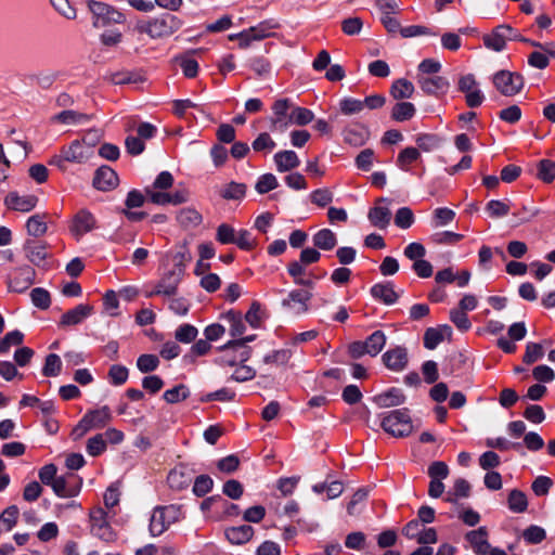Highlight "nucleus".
Here are the masks:
<instances>
[{
    "mask_svg": "<svg viewBox=\"0 0 555 555\" xmlns=\"http://www.w3.org/2000/svg\"><path fill=\"white\" fill-rule=\"evenodd\" d=\"M515 38L516 36L511 26L500 25L491 34L483 36V43L488 49L500 52L505 48L507 40Z\"/></svg>",
    "mask_w": 555,
    "mask_h": 555,
    "instance_id": "2eb2a0df",
    "label": "nucleus"
},
{
    "mask_svg": "<svg viewBox=\"0 0 555 555\" xmlns=\"http://www.w3.org/2000/svg\"><path fill=\"white\" fill-rule=\"evenodd\" d=\"M415 114V107L410 102L397 103L391 112V117L397 121H404L411 119Z\"/></svg>",
    "mask_w": 555,
    "mask_h": 555,
    "instance_id": "a19ab883",
    "label": "nucleus"
},
{
    "mask_svg": "<svg viewBox=\"0 0 555 555\" xmlns=\"http://www.w3.org/2000/svg\"><path fill=\"white\" fill-rule=\"evenodd\" d=\"M465 538L476 554L487 555L489 553L491 546L488 542V532L485 527L467 532Z\"/></svg>",
    "mask_w": 555,
    "mask_h": 555,
    "instance_id": "aec40b11",
    "label": "nucleus"
},
{
    "mask_svg": "<svg viewBox=\"0 0 555 555\" xmlns=\"http://www.w3.org/2000/svg\"><path fill=\"white\" fill-rule=\"evenodd\" d=\"M372 296L385 305H392L399 298V292L389 282L377 283L371 288Z\"/></svg>",
    "mask_w": 555,
    "mask_h": 555,
    "instance_id": "393cba45",
    "label": "nucleus"
},
{
    "mask_svg": "<svg viewBox=\"0 0 555 555\" xmlns=\"http://www.w3.org/2000/svg\"><path fill=\"white\" fill-rule=\"evenodd\" d=\"M190 396L189 388L180 384L164 392L163 398L167 403L173 404L185 400Z\"/></svg>",
    "mask_w": 555,
    "mask_h": 555,
    "instance_id": "37998d69",
    "label": "nucleus"
},
{
    "mask_svg": "<svg viewBox=\"0 0 555 555\" xmlns=\"http://www.w3.org/2000/svg\"><path fill=\"white\" fill-rule=\"evenodd\" d=\"M544 356V349L541 344L537 343H528L526 346V352L524 354L522 361L527 364H532Z\"/></svg>",
    "mask_w": 555,
    "mask_h": 555,
    "instance_id": "6e6d98bb",
    "label": "nucleus"
},
{
    "mask_svg": "<svg viewBox=\"0 0 555 555\" xmlns=\"http://www.w3.org/2000/svg\"><path fill=\"white\" fill-rule=\"evenodd\" d=\"M33 304L39 309H48L51 305V297L47 289L37 287L30 292Z\"/></svg>",
    "mask_w": 555,
    "mask_h": 555,
    "instance_id": "864d4df0",
    "label": "nucleus"
},
{
    "mask_svg": "<svg viewBox=\"0 0 555 555\" xmlns=\"http://www.w3.org/2000/svg\"><path fill=\"white\" fill-rule=\"evenodd\" d=\"M24 334L17 330L9 332L0 339V353L7 352L11 346H18L23 343Z\"/></svg>",
    "mask_w": 555,
    "mask_h": 555,
    "instance_id": "4d7b16f0",
    "label": "nucleus"
},
{
    "mask_svg": "<svg viewBox=\"0 0 555 555\" xmlns=\"http://www.w3.org/2000/svg\"><path fill=\"white\" fill-rule=\"evenodd\" d=\"M278 24L271 21H264L256 26L249 27L251 36L255 40H262L273 35V29L278 28Z\"/></svg>",
    "mask_w": 555,
    "mask_h": 555,
    "instance_id": "79ce46f5",
    "label": "nucleus"
},
{
    "mask_svg": "<svg viewBox=\"0 0 555 555\" xmlns=\"http://www.w3.org/2000/svg\"><path fill=\"white\" fill-rule=\"evenodd\" d=\"M197 336V328L191 324H182L176 330L175 337L178 341L189 344Z\"/></svg>",
    "mask_w": 555,
    "mask_h": 555,
    "instance_id": "680f3d73",
    "label": "nucleus"
},
{
    "mask_svg": "<svg viewBox=\"0 0 555 555\" xmlns=\"http://www.w3.org/2000/svg\"><path fill=\"white\" fill-rule=\"evenodd\" d=\"M245 193L246 185L244 183L231 182L221 191V196L225 199H241Z\"/></svg>",
    "mask_w": 555,
    "mask_h": 555,
    "instance_id": "8fccbe9b",
    "label": "nucleus"
},
{
    "mask_svg": "<svg viewBox=\"0 0 555 555\" xmlns=\"http://www.w3.org/2000/svg\"><path fill=\"white\" fill-rule=\"evenodd\" d=\"M457 87L461 92L465 93L466 104L469 107H477L481 105L485 96L479 90L478 82L473 74L461 76Z\"/></svg>",
    "mask_w": 555,
    "mask_h": 555,
    "instance_id": "f8f14e48",
    "label": "nucleus"
},
{
    "mask_svg": "<svg viewBox=\"0 0 555 555\" xmlns=\"http://www.w3.org/2000/svg\"><path fill=\"white\" fill-rule=\"evenodd\" d=\"M367 218L374 227L385 229L390 222L391 212L387 207L375 206L369 211Z\"/></svg>",
    "mask_w": 555,
    "mask_h": 555,
    "instance_id": "473e14b6",
    "label": "nucleus"
},
{
    "mask_svg": "<svg viewBox=\"0 0 555 555\" xmlns=\"http://www.w3.org/2000/svg\"><path fill=\"white\" fill-rule=\"evenodd\" d=\"M236 231L228 223H222L217 228L216 238L221 244H233Z\"/></svg>",
    "mask_w": 555,
    "mask_h": 555,
    "instance_id": "69168bd1",
    "label": "nucleus"
},
{
    "mask_svg": "<svg viewBox=\"0 0 555 555\" xmlns=\"http://www.w3.org/2000/svg\"><path fill=\"white\" fill-rule=\"evenodd\" d=\"M4 204L9 209L29 212L37 206L38 197L31 194L20 195L16 192H10L4 198Z\"/></svg>",
    "mask_w": 555,
    "mask_h": 555,
    "instance_id": "dca6fc26",
    "label": "nucleus"
},
{
    "mask_svg": "<svg viewBox=\"0 0 555 555\" xmlns=\"http://www.w3.org/2000/svg\"><path fill=\"white\" fill-rule=\"evenodd\" d=\"M450 320L454 323V325L463 332H466L470 328L472 323L466 314V312L454 308L450 311Z\"/></svg>",
    "mask_w": 555,
    "mask_h": 555,
    "instance_id": "338daca9",
    "label": "nucleus"
},
{
    "mask_svg": "<svg viewBox=\"0 0 555 555\" xmlns=\"http://www.w3.org/2000/svg\"><path fill=\"white\" fill-rule=\"evenodd\" d=\"M167 481L170 488L182 490L191 485L192 477L184 466H178L170 470Z\"/></svg>",
    "mask_w": 555,
    "mask_h": 555,
    "instance_id": "bb28decb",
    "label": "nucleus"
},
{
    "mask_svg": "<svg viewBox=\"0 0 555 555\" xmlns=\"http://www.w3.org/2000/svg\"><path fill=\"white\" fill-rule=\"evenodd\" d=\"M275 142L269 133H260L253 142V150L256 152H271L275 147Z\"/></svg>",
    "mask_w": 555,
    "mask_h": 555,
    "instance_id": "e2e57ef3",
    "label": "nucleus"
},
{
    "mask_svg": "<svg viewBox=\"0 0 555 555\" xmlns=\"http://www.w3.org/2000/svg\"><path fill=\"white\" fill-rule=\"evenodd\" d=\"M380 426L386 433L397 438L406 437L413 431L412 420L406 409L384 414Z\"/></svg>",
    "mask_w": 555,
    "mask_h": 555,
    "instance_id": "f257e3e1",
    "label": "nucleus"
},
{
    "mask_svg": "<svg viewBox=\"0 0 555 555\" xmlns=\"http://www.w3.org/2000/svg\"><path fill=\"white\" fill-rule=\"evenodd\" d=\"M255 336H248L243 339H237L228 343L221 348V353L217 362L222 366H236L246 362L250 356L251 350L245 344L251 341Z\"/></svg>",
    "mask_w": 555,
    "mask_h": 555,
    "instance_id": "f03ea898",
    "label": "nucleus"
},
{
    "mask_svg": "<svg viewBox=\"0 0 555 555\" xmlns=\"http://www.w3.org/2000/svg\"><path fill=\"white\" fill-rule=\"evenodd\" d=\"M24 251L28 260L37 266L47 257L46 245L35 240H27L25 242Z\"/></svg>",
    "mask_w": 555,
    "mask_h": 555,
    "instance_id": "c756f323",
    "label": "nucleus"
},
{
    "mask_svg": "<svg viewBox=\"0 0 555 555\" xmlns=\"http://www.w3.org/2000/svg\"><path fill=\"white\" fill-rule=\"evenodd\" d=\"M62 370V361L61 358L55 353H50L46 358V363L42 369V373L44 376H57Z\"/></svg>",
    "mask_w": 555,
    "mask_h": 555,
    "instance_id": "5fc2aeb1",
    "label": "nucleus"
},
{
    "mask_svg": "<svg viewBox=\"0 0 555 555\" xmlns=\"http://www.w3.org/2000/svg\"><path fill=\"white\" fill-rule=\"evenodd\" d=\"M426 254L425 247L421 243H411L404 249V256L413 260V270L420 278H430L433 266L423 259Z\"/></svg>",
    "mask_w": 555,
    "mask_h": 555,
    "instance_id": "9d476101",
    "label": "nucleus"
},
{
    "mask_svg": "<svg viewBox=\"0 0 555 555\" xmlns=\"http://www.w3.org/2000/svg\"><path fill=\"white\" fill-rule=\"evenodd\" d=\"M511 205L507 202L492 199L487 206L486 210L492 218H501L509 212Z\"/></svg>",
    "mask_w": 555,
    "mask_h": 555,
    "instance_id": "603ef678",
    "label": "nucleus"
},
{
    "mask_svg": "<svg viewBox=\"0 0 555 555\" xmlns=\"http://www.w3.org/2000/svg\"><path fill=\"white\" fill-rule=\"evenodd\" d=\"M94 227V217L89 211L81 210L76 215L73 221L72 232L77 238H79L83 234L90 232Z\"/></svg>",
    "mask_w": 555,
    "mask_h": 555,
    "instance_id": "b1692460",
    "label": "nucleus"
},
{
    "mask_svg": "<svg viewBox=\"0 0 555 555\" xmlns=\"http://www.w3.org/2000/svg\"><path fill=\"white\" fill-rule=\"evenodd\" d=\"M92 311L93 307L90 305H78L62 315L60 324L63 326L77 325L87 319L92 313Z\"/></svg>",
    "mask_w": 555,
    "mask_h": 555,
    "instance_id": "412c9836",
    "label": "nucleus"
},
{
    "mask_svg": "<svg viewBox=\"0 0 555 555\" xmlns=\"http://www.w3.org/2000/svg\"><path fill=\"white\" fill-rule=\"evenodd\" d=\"M313 244L323 250H331L337 244L336 234L330 229H322L313 235Z\"/></svg>",
    "mask_w": 555,
    "mask_h": 555,
    "instance_id": "2f4dec72",
    "label": "nucleus"
},
{
    "mask_svg": "<svg viewBox=\"0 0 555 555\" xmlns=\"http://www.w3.org/2000/svg\"><path fill=\"white\" fill-rule=\"evenodd\" d=\"M181 26L182 22L179 17L171 14H164L145 24L139 25L138 28L141 33H145L151 38L157 39L171 36L179 30Z\"/></svg>",
    "mask_w": 555,
    "mask_h": 555,
    "instance_id": "7ed1b4c3",
    "label": "nucleus"
},
{
    "mask_svg": "<svg viewBox=\"0 0 555 555\" xmlns=\"http://www.w3.org/2000/svg\"><path fill=\"white\" fill-rule=\"evenodd\" d=\"M417 82L421 89L430 95L444 94L450 86L448 79L441 76L417 75Z\"/></svg>",
    "mask_w": 555,
    "mask_h": 555,
    "instance_id": "f3484780",
    "label": "nucleus"
},
{
    "mask_svg": "<svg viewBox=\"0 0 555 555\" xmlns=\"http://www.w3.org/2000/svg\"><path fill=\"white\" fill-rule=\"evenodd\" d=\"M177 221L185 229H193L202 223L203 217L196 209L186 207L178 211Z\"/></svg>",
    "mask_w": 555,
    "mask_h": 555,
    "instance_id": "7c9ffc66",
    "label": "nucleus"
},
{
    "mask_svg": "<svg viewBox=\"0 0 555 555\" xmlns=\"http://www.w3.org/2000/svg\"><path fill=\"white\" fill-rule=\"evenodd\" d=\"M26 230L30 236L40 237L46 234L48 225L46 215L36 214L26 221Z\"/></svg>",
    "mask_w": 555,
    "mask_h": 555,
    "instance_id": "72a5a7b5",
    "label": "nucleus"
},
{
    "mask_svg": "<svg viewBox=\"0 0 555 555\" xmlns=\"http://www.w3.org/2000/svg\"><path fill=\"white\" fill-rule=\"evenodd\" d=\"M149 199L156 205H181L189 201L190 193L185 189H180L175 192L157 191V190H145Z\"/></svg>",
    "mask_w": 555,
    "mask_h": 555,
    "instance_id": "4468645a",
    "label": "nucleus"
},
{
    "mask_svg": "<svg viewBox=\"0 0 555 555\" xmlns=\"http://www.w3.org/2000/svg\"><path fill=\"white\" fill-rule=\"evenodd\" d=\"M233 244L243 250H250L256 246V240L248 230H240L236 232Z\"/></svg>",
    "mask_w": 555,
    "mask_h": 555,
    "instance_id": "0e129e2a",
    "label": "nucleus"
},
{
    "mask_svg": "<svg viewBox=\"0 0 555 555\" xmlns=\"http://www.w3.org/2000/svg\"><path fill=\"white\" fill-rule=\"evenodd\" d=\"M291 118L293 120V125L306 126L314 119V114L308 108L295 106L292 103Z\"/></svg>",
    "mask_w": 555,
    "mask_h": 555,
    "instance_id": "ea45409f",
    "label": "nucleus"
},
{
    "mask_svg": "<svg viewBox=\"0 0 555 555\" xmlns=\"http://www.w3.org/2000/svg\"><path fill=\"white\" fill-rule=\"evenodd\" d=\"M310 288V282L305 281L299 288L289 293L288 298L283 300V305L298 314L308 311V301L311 298Z\"/></svg>",
    "mask_w": 555,
    "mask_h": 555,
    "instance_id": "ddd939ff",
    "label": "nucleus"
},
{
    "mask_svg": "<svg viewBox=\"0 0 555 555\" xmlns=\"http://www.w3.org/2000/svg\"><path fill=\"white\" fill-rule=\"evenodd\" d=\"M384 364L392 371H402L408 363L406 350L402 347H396L383 354Z\"/></svg>",
    "mask_w": 555,
    "mask_h": 555,
    "instance_id": "4be33fe9",
    "label": "nucleus"
},
{
    "mask_svg": "<svg viewBox=\"0 0 555 555\" xmlns=\"http://www.w3.org/2000/svg\"><path fill=\"white\" fill-rule=\"evenodd\" d=\"M94 151L86 146L80 140L73 141L69 146L62 150L63 159L70 163H85L91 158Z\"/></svg>",
    "mask_w": 555,
    "mask_h": 555,
    "instance_id": "a211bd4d",
    "label": "nucleus"
},
{
    "mask_svg": "<svg viewBox=\"0 0 555 555\" xmlns=\"http://www.w3.org/2000/svg\"><path fill=\"white\" fill-rule=\"evenodd\" d=\"M470 494V485L464 478H457L454 481L453 489L448 492L447 498L444 499L447 502L456 503L461 498H467Z\"/></svg>",
    "mask_w": 555,
    "mask_h": 555,
    "instance_id": "c9c22d12",
    "label": "nucleus"
},
{
    "mask_svg": "<svg viewBox=\"0 0 555 555\" xmlns=\"http://www.w3.org/2000/svg\"><path fill=\"white\" fill-rule=\"evenodd\" d=\"M181 516V509L177 505L154 508L150 520L151 534L154 537L163 534L169 526L177 522Z\"/></svg>",
    "mask_w": 555,
    "mask_h": 555,
    "instance_id": "39448f33",
    "label": "nucleus"
},
{
    "mask_svg": "<svg viewBox=\"0 0 555 555\" xmlns=\"http://www.w3.org/2000/svg\"><path fill=\"white\" fill-rule=\"evenodd\" d=\"M538 177L545 183L555 179V163L550 159H542L538 166Z\"/></svg>",
    "mask_w": 555,
    "mask_h": 555,
    "instance_id": "3c124183",
    "label": "nucleus"
},
{
    "mask_svg": "<svg viewBox=\"0 0 555 555\" xmlns=\"http://www.w3.org/2000/svg\"><path fill=\"white\" fill-rule=\"evenodd\" d=\"M159 365V360L155 354H142L137 360V367L142 373L155 371Z\"/></svg>",
    "mask_w": 555,
    "mask_h": 555,
    "instance_id": "052dcab7",
    "label": "nucleus"
},
{
    "mask_svg": "<svg viewBox=\"0 0 555 555\" xmlns=\"http://www.w3.org/2000/svg\"><path fill=\"white\" fill-rule=\"evenodd\" d=\"M267 312L261 308L259 302H253L249 310L245 315L246 322H248L253 327L260 326L261 322L267 318Z\"/></svg>",
    "mask_w": 555,
    "mask_h": 555,
    "instance_id": "c03bdc74",
    "label": "nucleus"
},
{
    "mask_svg": "<svg viewBox=\"0 0 555 555\" xmlns=\"http://www.w3.org/2000/svg\"><path fill=\"white\" fill-rule=\"evenodd\" d=\"M507 505L514 513H524L528 507L526 494L518 489H513L508 494Z\"/></svg>",
    "mask_w": 555,
    "mask_h": 555,
    "instance_id": "e433bc0d",
    "label": "nucleus"
},
{
    "mask_svg": "<svg viewBox=\"0 0 555 555\" xmlns=\"http://www.w3.org/2000/svg\"><path fill=\"white\" fill-rule=\"evenodd\" d=\"M128 369L119 364L112 365L108 371V378L111 383L117 386L125 384L128 378Z\"/></svg>",
    "mask_w": 555,
    "mask_h": 555,
    "instance_id": "774afa93",
    "label": "nucleus"
},
{
    "mask_svg": "<svg viewBox=\"0 0 555 555\" xmlns=\"http://www.w3.org/2000/svg\"><path fill=\"white\" fill-rule=\"evenodd\" d=\"M176 61L180 65L182 72H183V75L185 77L194 78L197 75L198 63L194 59H192L188 55H183V56L177 57Z\"/></svg>",
    "mask_w": 555,
    "mask_h": 555,
    "instance_id": "bf43d9fd",
    "label": "nucleus"
},
{
    "mask_svg": "<svg viewBox=\"0 0 555 555\" xmlns=\"http://www.w3.org/2000/svg\"><path fill=\"white\" fill-rule=\"evenodd\" d=\"M87 5L92 14V24L96 28L111 24H121L125 21L122 13L106 3L88 0Z\"/></svg>",
    "mask_w": 555,
    "mask_h": 555,
    "instance_id": "423d86ee",
    "label": "nucleus"
},
{
    "mask_svg": "<svg viewBox=\"0 0 555 555\" xmlns=\"http://www.w3.org/2000/svg\"><path fill=\"white\" fill-rule=\"evenodd\" d=\"M254 535V529L249 525L231 527L225 530V537L232 544L247 543Z\"/></svg>",
    "mask_w": 555,
    "mask_h": 555,
    "instance_id": "c85d7f7f",
    "label": "nucleus"
},
{
    "mask_svg": "<svg viewBox=\"0 0 555 555\" xmlns=\"http://www.w3.org/2000/svg\"><path fill=\"white\" fill-rule=\"evenodd\" d=\"M292 101L279 99L272 105V117L270 118L271 129L276 132L286 131L293 120L291 118Z\"/></svg>",
    "mask_w": 555,
    "mask_h": 555,
    "instance_id": "1a4fd4ad",
    "label": "nucleus"
},
{
    "mask_svg": "<svg viewBox=\"0 0 555 555\" xmlns=\"http://www.w3.org/2000/svg\"><path fill=\"white\" fill-rule=\"evenodd\" d=\"M405 396L403 392L398 388H391L388 391H385L383 393H379L374 397V402L379 408H391V406H398L404 403Z\"/></svg>",
    "mask_w": 555,
    "mask_h": 555,
    "instance_id": "a878e982",
    "label": "nucleus"
},
{
    "mask_svg": "<svg viewBox=\"0 0 555 555\" xmlns=\"http://www.w3.org/2000/svg\"><path fill=\"white\" fill-rule=\"evenodd\" d=\"M493 85L495 89L504 96H514L520 92L524 87V79L517 73L500 70L493 75Z\"/></svg>",
    "mask_w": 555,
    "mask_h": 555,
    "instance_id": "6e6552de",
    "label": "nucleus"
},
{
    "mask_svg": "<svg viewBox=\"0 0 555 555\" xmlns=\"http://www.w3.org/2000/svg\"><path fill=\"white\" fill-rule=\"evenodd\" d=\"M420 158H421V153H420L418 149L409 146V147L403 149L399 153V155L397 157V165L402 170L408 171L410 165L413 164L414 162L418 160Z\"/></svg>",
    "mask_w": 555,
    "mask_h": 555,
    "instance_id": "4c0bfd02",
    "label": "nucleus"
},
{
    "mask_svg": "<svg viewBox=\"0 0 555 555\" xmlns=\"http://www.w3.org/2000/svg\"><path fill=\"white\" fill-rule=\"evenodd\" d=\"M274 163L280 172H285L295 169L300 164L297 154L291 150L278 152L274 155Z\"/></svg>",
    "mask_w": 555,
    "mask_h": 555,
    "instance_id": "cd10ccee",
    "label": "nucleus"
},
{
    "mask_svg": "<svg viewBox=\"0 0 555 555\" xmlns=\"http://www.w3.org/2000/svg\"><path fill=\"white\" fill-rule=\"evenodd\" d=\"M279 185L278 179L272 173H264L258 178L255 189L259 194H266Z\"/></svg>",
    "mask_w": 555,
    "mask_h": 555,
    "instance_id": "49530a36",
    "label": "nucleus"
},
{
    "mask_svg": "<svg viewBox=\"0 0 555 555\" xmlns=\"http://www.w3.org/2000/svg\"><path fill=\"white\" fill-rule=\"evenodd\" d=\"M224 318L230 324V334L232 336L236 337L243 335L245 332V324L238 312L229 311Z\"/></svg>",
    "mask_w": 555,
    "mask_h": 555,
    "instance_id": "de8ad7c7",
    "label": "nucleus"
},
{
    "mask_svg": "<svg viewBox=\"0 0 555 555\" xmlns=\"http://www.w3.org/2000/svg\"><path fill=\"white\" fill-rule=\"evenodd\" d=\"M112 420L108 406L87 412L72 431L74 440L81 439L89 430L103 428Z\"/></svg>",
    "mask_w": 555,
    "mask_h": 555,
    "instance_id": "20e7f679",
    "label": "nucleus"
},
{
    "mask_svg": "<svg viewBox=\"0 0 555 555\" xmlns=\"http://www.w3.org/2000/svg\"><path fill=\"white\" fill-rule=\"evenodd\" d=\"M106 450V442L102 434H98L87 441V452L91 456H98Z\"/></svg>",
    "mask_w": 555,
    "mask_h": 555,
    "instance_id": "13d9d810",
    "label": "nucleus"
},
{
    "mask_svg": "<svg viewBox=\"0 0 555 555\" xmlns=\"http://www.w3.org/2000/svg\"><path fill=\"white\" fill-rule=\"evenodd\" d=\"M414 92V86L406 79H398L392 86L390 93L397 100L409 99Z\"/></svg>",
    "mask_w": 555,
    "mask_h": 555,
    "instance_id": "58836bf2",
    "label": "nucleus"
},
{
    "mask_svg": "<svg viewBox=\"0 0 555 555\" xmlns=\"http://www.w3.org/2000/svg\"><path fill=\"white\" fill-rule=\"evenodd\" d=\"M91 531L94 535L106 542L115 540V532L107 522L106 512L102 507H94L90 511Z\"/></svg>",
    "mask_w": 555,
    "mask_h": 555,
    "instance_id": "9b49d317",
    "label": "nucleus"
},
{
    "mask_svg": "<svg viewBox=\"0 0 555 555\" xmlns=\"http://www.w3.org/2000/svg\"><path fill=\"white\" fill-rule=\"evenodd\" d=\"M93 185L101 191H109L118 185L117 173L108 166H101L93 178Z\"/></svg>",
    "mask_w": 555,
    "mask_h": 555,
    "instance_id": "6ab92c4d",
    "label": "nucleus"
},
{
    "mask_svg": "<svg viewBox=\"0 0 555 555\" xmlns=\"http://www.w3.org/2000/svg\"><path fill=\"white\" fill-rule=\"evenodd\" d=\"M176 293H177V283L172 280H167V281L164 280V281L159 282L153 291L147 292L146 296L151 297V296L162 295V296L170 297V296L176 295Z\"/></svg>",
    "mask_w": 555,
    "mask_h": 555,
    "instance_id": "09e8293b",
    "label": "nucleus"
},
{
    "mask_svg": "<svg viewBox=\"0 0 555 555\" xmlns=\"http://www.w3.org/2000/svg\"><path fill=\"white\" fill-rule=\"evenodd\" d=\"M74 480V474L59 476L51 485V488L53 489L54 493L61 498H72L78 493V488L73 485Z\"/></svg>",
    "mask_w": 555,
    "mask_h": 555,
    "instance_id": "5701e85b",
    "label": "nucleus"
},
{
    "mask_svg": "<svg viewBox=\"0 0 555 555\" xmlns=\"http://www.w3.org/2000/svg\"><path fill=\"white\" fill-rule=\"evenodd\" d=\"M313 491L317 493L326 492L327 499L338 498L343 491L344 486L340 481H332L331 483H318L313 486Z\"/></svg>",
    "mask_w": 555,
    "mask_h": 555,
    "instance_id": "a18cd8bd",
    "label": "nucleus"
},
{
    "mask_svg": "<svg viewBox=\"0 0 555 555\" xmlns=\"http://www.w3.org/2000/svg\"><path fill=\"white\" fill-rule=\"evenodd\" d=\"M55 122L65 125H81L90 120V116L75 111H63L52 117Z\"/></svg>",
    "mask_w": 555,
    "mask_h": 555,
    "instance_id": "f704fd0d",
    "label": "nucleus"
},
{
    "mask_svg": "<svg viewBox=\"0 0 555 555\" xmlns=\"http://www.w3.org/2000/svg\"><path fill=\"white\" fill-rule=\"evenodd\" d=\"M386 344V335L383 331H375L364 341L358 340L349 345L348 351L353 359L365 354L377 356Z\"/></svg>",
    "mask_w": 555,
    "mask_h": 555,
    "instance_id": "0eeeda50",
    "label": "nucleus"
}]
</instances>
